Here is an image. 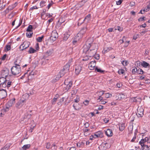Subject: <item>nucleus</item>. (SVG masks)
I'll return each instance as SVG.
<instances>
[{
    "label": "nucleus",
    "mask_w": 150,
    "mask_h": 150,
    "mask_svg": "<svg viewBox=\"0 0 150 150\" xmlns=\"http://www.w3.org/2000/svg\"><path fill=\"white\" fill-rule=\"evenodd\" d=\"M64 83L66 86L64 87V91L66 92L71 88L72 85V82L70 79H67L65 80Z\"/></svg>",
    "instance_id": "nucleus-1"
},
{
    "label": "nucleus",
    "mask_w": 150,
    "mask_h": 150,
    "mask_svg": "<svg viewBox=\"0 0 150 150\" xmlns=\"http://www.w3.org/2000/svg\"><path fill=\"white\" fill-rule=\"evenodd\" d=\"M12 74L14 75H16L19 74L21 71V68L20 65L13 66L11 68Z\"/></svg>",
    "instance_id": "nucleus-2"
},
{
    "label": "nucleus",
    "mask_w": 150,
    "mask_h": 150,
    "mask_svg": "<svg viewBox=\"0 0 150 150\" xmlns=\"http://www.w3.org/2000/svg\"><path fill=\"white\" fill-rule=\"evenodd\" d=\"M94 46V45L93 44L87 42L83 47V52L87 54L91 47H93Z\"/></svg>",
    "instance_id": "nucleus-3"
},
{
    "label": "nucleus",
    "mask_w": 150,
    "mask_h": 150,
    "mask_svg": "<svg viewBox=\"0 0 150 150\" xmlns=\"http://www.w3.org/2000/svg\"><path fill=\"white\" fill-rule=\"evenodd\" d=\"M144 109L142 106L139 107L137 110L136 115L138 117H142L144 115Z\"/></svg>",
    "instance_id": "nucleus-4"
},
{
    "label": "nucleus",
    "mask_w": 150,
    "mask_h": 150,
    "mask_svg": "<svg viewBox=\"0 0 150 150\" xmlns=\"http://www.w3.org/2000/svg\"><path fill=\"white\" fill-rule=\"evenodd\" d=\"M93 48H94L93 47H91L87 53V54H89L88 56L90 57H93L96 53V49Z\"/></svg>",
    "instance_id": "nucleus-5"
},
{
    "label": "nucleus",
    "mask_w": 150,
    "mask_h": 150,
    "mask_svg": "<svg viewBox=\"0 0 150 150\" xmlns=\"http://www.w3.org/2000/svg\"><path fill=\"white\" fill-rule=\"evenodd\" d=\"M81 64H79L76 65L75 67V73L76 74H79L81 71L83 67Z\"/></svg>",
    "instance_id": "nucleus-6"
},
{
    "label": "nucleus",
    "mask_w": 150,
    "mask_h": 150,
    "mask_svg": "<svg viewBox=\"0 0 150 150\" xmlns=\"http://www.w3.org/2000/svg\"><path fill=\"white\" fill-rule=\"evenodd\" d=\"M29 42L28 41H24L22 44L19 47V48L22 51L27 48L29 46Z\"/></svg>",
    "instance_id": "nucleus-7"
},
{
    "label": "nucleus",
    "mask_w": 150,
    "mask_h": 150,
    "mask_svg": "<svg viewBox=\"0 0 150 150\" xmlns=\"http://www.w3.org/2000/svg\"><path fill=\"white\" fill-rule=\"evenodd\" d=\"M66 72L64 70V69H62L57 75L55 79L57 81L59 80L60 78L62 77L65 74Z\"/></svg>",
    "instance_id": "nucleus-8"
},
{
    "label": "nucleus",
    "mask_w": 150,
    "mask_h": 150,
    "mask_svg": "<svg viewBox=\"0 0 150 150\" xmlns=\"http://www.w3.org/2000/svg\"><path fill=\"white\" fill-rule=\"evenodd\" d=\"M25 100H20L16 104V107L18 108H21L25 103Z\"/></svg>",
    "instance_id": "nucleus-9"
},
{
    "label": "nucleus",
    "mask_w": 150,
    "mask_h": 150,
    "mask_svg": "<svg viewBox=\"0 0 150 150\" xmlns=\"http://www.w3.org/2000/svg\"><path fill=\"white\" fill-rule=\"evenodd\" d=\"M6 96L7 93L6 90L0 88V98H3Z\"/></svg>",
    "instance_id": "nucleus-10"
},
{
    "label": "nucleus",
    "mask_w": 150,
    "mask_h": 150,
    "mask_svg": "<svg viewBox=\"0 0 150 150\" xmlns=\"http://www.w3.org/2000/svg\"><path fill=\"white\" fill-rule=\"evenodd\" d=\"M108 145V144L107 143H102L100 145L99 147L102 150H105L107 149Z\"/></svg>",
    "instance_id": "nucleus-11"
},
{
    "label": "nucleus",
    "mask_w": 150,
    "mask_h": 150,
    "mask_svg": "<svg viewBox=\"0 0 150 150\" xmlns=\"http://www.w3.org/2000/svg\"><path fill=\"white\" fill-rule=\"evenodd\" d=\"M51 38H54V39H52V40L53 41H54L58 37V34L55 31H53L51 34Z\"/></svg>",
    "instance_id": "nucleus-12"
},
{
    "label": "nucleus",
    "mask_w": 150,
    "mask_h": 150,
    "mask_svg": "<svg viewBox=\"0 0 150 150\" xmlns=\"http://www.w3.org/2000/svg\"><path fill=\"white\" fill-rule=\"evenodd\" d=\"M89 67L91 70H93L95 68L96 61H91L89 63Z\"/></svg>",
    "instance_id": "nucleus-13"
},
{
    "label": "nucleus",
    "mask_w": 150,
    "mask_h": 150,
    "mask_svg": "<svg viewBox=\"0 0 150 150\" xmlns=\"http://www.w3.org/2000/svg\"><path fill=\"white\" fill-rule=\"evenodd\" d=\"M94 136L96 137H94V138L99 137L101 138L103 136V134L101 131H98L95 133Z\"/></svg>",
    "instance_id": "nucleus-14"
},
{
    "label": "nucleus",
    "mask_w": 150,
    "mask_h": 150,
    "mask_svg": "<svg viewBox=\"0 0 150 150\" xmlns=\"http://www.w3.org/2000/svg\"><path fill=\"white\" fill-rule=\"evenodd\" d=\"M9 72V70L8 69H6L1 71V75L6 77L8 76Z\"/></svg>",
    "instance_id": "nucleus-15"
},
{
    "label": "nucleus",
    "mask_w": 150,
    "mask_h": 150,
    "mask_svg": "<svg viewBox=\"0 0 150 150\" xmlns=\"http://www.w3.org/2000/svg\"><path fill=\"white\" fill-rule=\"evenodd\" d=\"M148 137H146L144 139H142L139 142V143L141 145L144 146V145H146V142H147V143H149V142H148Z\"/></svg>",
    "instance_id": "nucleus-16"
},
{
    "label": "nucleus",
    "mask_w": 150,
    "mask_h": 150,
    "mask_svg": "<svg viewBox=\"0 0 150 150\" xmlns=\"http://www.w3.org/2000/svg\"><path fill=\"white\" fill-rule=\"evenodd\" d=\"M105 133L106 135L108 137H111L113 135V132L111 129H108L106 131H105Z\"/></svg>",
    "instance_id": "nucleus-17"
},
{
    "label": "nucleus",
    "mask_w": 150,
    "mask_h": 150,
    "mask_svg": "<svg viewBox=\"0 0 150 150\" xmlns=\"http://www.w3.org/2000/svg\"><path fill=\"white\" fill-rule=\"evenodd\" d=\"M13 105L9 102L8 101L6 105L5 109H6V111H8L9 110L10 108Z\"/></svg>",
    "instance_id": "nucleus-18"
},
{
    "label": "nucleus",
    "mask_w": 150,
    "mask_h": 150,
    "mask_svg": "<svg viewBox=\"0 0 150 150\" xmlns=\"http://www.w3.org/2000/svg\"><path fill=\"white\" fill-rule=\"evenodd\" d=\"M141 65L143 67L145 68H149L150 67V64L148 63L145 61H143V62L141 63Z\"/></svg>",
    "instance_id": "nucleus-19"
},
{
    "label": "nucleus",
    "mask_w": 150,
    "mask_h": 150,
    "mask_svg": "<svg viewBox=\"0 0 150 150\" xmlns=\"http://www.w3.org/2000/svg\"><path fill=\"white\" fill-rule=\"evenodd\" d=\"M119 130L121 131H123L125 129V123H120L119 125Z\"/></svg>",
    "instance_id": "nucleus-20"
},
{
    "label": "nucleus",
    "mask_w": 150,
    "mask_h": 150,
    "mask_svg": "<svg viewBox=\"0 0 150 150\" xmlns=\"http://www.w3.org/2000/svg\"><path fill=\"white\" fill-rule=\"evenodd\" d=\"M30 147V144H28L24 145L21 149L20 150H26L27 149H29Z\"/></svg>",
    "instance_id": "nucleus-21"
},
{
    "label": "nucleus",
    "mask_w": 150,
    "mask_h": 150,
    "mask_svg": "<svg viewBox=\"0 0 150 150\" xmlns=\"http://www.w3.org/2000/svg\"><path fill=\"white\" fill-rule=\"evenodd\" d=\"M86 30V27H84L81 28L79 33L83 36V35L85 33Z\"/></svg>",
    "instance_id": "nucleus-22"
},
{
    "label": "nucleus",
    "mask_w": 150,
    "mask_h": 150,
    "mask_svg": "<svg viewBox=\"0 0 150 150\" xmlns=\"http://www.w3.org/2000/svg\"><path fill=\"white\" fill-rule=\"evenodd\" d=\"M83 36L79 33H78L75 36V38L78 40H79L82 38Z\"/></svg>",
    "instance_id": "nucleus-23"
},
{
    "label": "nucleus",
    "mask_w": 150,
    "mask_h": 150,
    "mask_svg": "<svg viewBox=\"0 0 150 150\" xmlns=\"http://www.w3.org/2000/svg\"><path fill=\"white\" fill-rule=\"evenodd\" d=\"M91 15L90 14L88 15L85 18L83 21V22L86 21L87 23L91 19Z\"/></svg>",
    "instance_id": "nucleus-24"
},
{
    "label": "nucleus",
    "mask_w": 150,
    "mask_h": 150,
    "mask_svg": "<svg viewBox=\"0 0 150 150\" xmlns=\"http://www.w3.org/2000/svg\"><path fill=\"white\" fill-rule=\"evenodd\" d=\"M33 28L34 27L32 25H30L27 29L26 31L32 33V29H33Z\"/></svg>",
    "instance_id": "nucleus-25"
},
{
    "label": "nucleus",
    "mask_w": 150,
    "mask_h": 150,
    "mask_svg": "<svg viewBox=\"0 0 150 150\" xmlns=\"http://www.w3.org/2000/svg\"><path fill=\"white\" fill-rule=\"evenodd\" d=\"M95 70L98 72H99L102 74L104 73V72L105 71H104L102 70L101 69L98 68L97 67H95Z\"/></svg>",
    "instance_id": "nucleus-26"
},
{
    "label": "nucleus",
    "mask_w": 150,
    "mask_h": 150,
    "mask_svg": "<svg viewBox=\"0 0 150 150\" xmlns=\"http://www.w3.org/2000/svg\"><path fill=\"white\" fill-rule=\"evenodd\" d=\"M85 143L81 142L77 143V146L79 147H83L84 146Z\"/></svg>",
    "instance_id": "nucleus-27"
},
{
    "label": "nucleus",
    "mask_w": 150,
    "mask_h": 150,
    "mask_svg": "<svg viewBox=\"0 0 150 150\" xmlns=\"http://www.w3.org/2000/svg\"><path fill=\"white\" fill-rule=\"evenodd\" d=\"M7 88L8 89L11 87V86L13 85V82L9 80L8 81L7 80Z\"/></svg>",
    "instance_id": "nucleus-28"
},
{
    "label": "nucleus",
    "mask_w": 150,
    "mask_h": 150,
    "mask_svg": "<svg viewBox=\"0 0 150 150\" xmlns=\"http://www.w3.org/2000/svg\"><path fill=\"white\" fill-rule=\"evenodd\" d=\"M141 150H149V146L147 145H144V146L141 145Z\"/></svg>",
    "instance_id": "nucleus-29"
},
{
    "label": "nucleus",
    "mask_w": 150,
    "mask_h": 150,
    "mask_svg": "<svg viewBox=\"0 0 150 150\" xmlns=\"http://www.w3.org/2000/svg\"><path fill=\"white\" fill-rule=\"evenodd\" d=\"M36 52V50L31 47L30 48L29 50L28 51V52L29 54H32L35 52Z\"/></svg>",
    "instance_id": "nucleus-30"
},
{
    "label": "nucleus",
    "mask_w": 150,
    "mask_h": 150,
    "mask_svg": "<svg viewBox=\"0 0 150 150\" xmlns=\"http://www.w3.org/2000/svg\"><path fill=\"white\" fill-rule=\"evenodd\" d=\"M11 145V144L10 143L7 144H6L3 148H2V149L3 150H7L10 146Z\"/></svg>",
    "instance_id": "nucleus-31"
},
{
    "label": "nucleus",
    "mask_w": 150,
    "mask_h": 150,
    "mask_svg": "<svg viewBox=\"0 0 150 150\" xmlns=\"http://www.w3.org/2000/svg\"><path fill=\"white\" fill-rule=\"evenodd\" d=\"M70 66L69 64H66L64 67L63 69L66 71H68L69 69Z\"/></svg>",
    "instance_id": "nucleus-32"
},
{
    "label": "nucleus",
    "mask_w": 150,
    "mask_h": 150,
    "mask_svg": "<svg viewBox=\"0 0 150 150\" xmlns=\"http://www.w3.org/2000/svg\"><path fill=\"white\" fill-rule=\"evenodd\" d=\"M137 69L135 67H132V73L133 74H135L137 72Z\"/></svg>",
    "instance_id": "nucleus-33"
},
{
    "label": "nucleus",
    "mask_w": 150,
    "mask_h": 150,
    "mask_svg": "<svg viewBox=\"0 0 150 150\" xmlns=\"http://www.w3.org/2000/svg\"><path fill=\"white\" fill-rule=\"evenodd\" d=\"M6 109L5 108H4L3 109H2L1 110V112L0 113V116L2 117L4 115L5 113L6 112H7L8 111H6Z\"/></svg>",
    "instance_id": "nucleus-34"
},
{
    "label": "nucleus",
    "mask_w": 150,
    "mask_h": 150,
    "mask_svg": "<svg viewBox=\"0 0 150 150\" xmlns=\"http://www.w3.org/2000/svg\"><path fill=\"white\" fill-rule=\"evenodd\" d=\"M6 81H7V80L5 77H1L0 78V83H2Z\"/></svg>",
    "instance_id": "nucleus-35"
},
{
    "label": "nucleus",
    "mask_w": 150,
    "mask_h": 150,
    "mask_svg": "<svg viewBox=\"0 0 150 150\" xmlns=\"http://www.w3.org/2000/svg\"><path fill=\"white\" fill-rule=\"evenodd\" d=\"M20 60L18 59H16L14 61V64L15 65V66H18V65H20L19 64L20 63Z\"/></svg>",
    "instance_id": "nucleus-36"
},
{
    "label": "nucleus",
    "mask_w": 150,
    "mask_h": 150,
    "mask_svg": "<svg viewBox=\"0 0 150 150\" xmlns=\"http://www.w3.org/2000/svg\"><path fill=\"white\" fill-rule=\"evenodd\" d=\"M44 36H42L41 37H38L36 39L37 41L38 42H41L42 41V39H43Z\"/></svg>",
    "instance_id": "nucleus-37"
},
{
    "label": "nucleus",
    "mask_w": 150,
    "mask_h": 150,
    "mask_svg": "<svg viewBox=\"0 0 150 150\" xmlns=\"http://www.w3.org/2000/svg\"><path fill=\"white\" fill-rule=\"evenodd\" d=\"M7 81L5 82L4 83H2L0 84V87H3V88H6V87L7 88Z\"/></svg>",
    "instance_id": "nucleus-38"
},
{
    "label": "nucleus",
    "mask_w": 150,
    "mask_h": 150,
    "mask_svg": "<svg viewBox=\"0 0 150 150\" xmlns=\"http://www.w3.org/2000/svg\"><path fill=\"white\" fill-rule=\"evenodd\" d=\"M11 49V45H6L5 47V51H8L10 50Z\"/></svg>",
    "instance_id": "nucleus-39"
},
{
    "label": "nucleus",
    "mask_w": 150,
    "mask_h": 150,
    "mask_svg": "<svg viewBox=\"0 0 150 150\" xmlns=\"http://www.w3.org/2000/svg\"><path fill=\"white\" fill-rule=\"evenodd\" d=\"M133 129V126L130 125L129 126L128 128V129L129 133H132V130Z\"/></svg>",
    "instance_id": "nucleus-40"
},
{
    "label": "nucleus",
    "mask_w": 150,
    "mask_h": 150,
    "mask_svg": "<svg viewBox=\"0 0 150 150\" xmlns=\"http://www.w3.org/2000/svg\"><path fill=\"white\" fill-rule=\"evenodd\" d=\"M144 73V72L143 71V70L140 68H139L137 69V73L139 74H142Z\"/></svg>",
    "instance_id": "nucleus-41"
},
{
    "label": "nucleus",
    "mask_w": 150,
    "mask_h": 150,
    "mask_svg": "<svg viewBox=\"0 0 150 150\" xmlns=\"http://www.w3.org/2000/svg\"><path fill=\"white\" fill-rule=\"evenodd\" d=\"M51 150H56L57 149V146L54 144H53L50 148Z\"/></svg>",
    "instance_id": "nucleus-42"
},
{
    "label": "nucleus",
    "mask_w": 150,
    "mask_h": 150,
    "mask_svg": "<svg viewBox=\"0 0 150 150\" xmlns=\"http://www.w3.org/2000/svg\"><path fill=\"white\" fill-rule=\"evenodd\" d=\"M118 72L119 74H123L125 72V71L123 69H120L118 71Z\"/></svg>",
    "instance_id": "nucleus-43"
},
{
    "label": "nucleus",
    "mask_w": 150,
    "mask_h": 150,
    "mask_svg": "<svg viewBox=\"0 0 150 150\" xmlns=\"http://www.w3.org/2000/svg\"><path fill=\"white\" fill-rule=\"evenodd\" d=\"M150 9V5H148L147 7H146L143 10L144 11L147 12Z\"/></svg>",
    "instance_id": "nucleus-44"
},
{
    "label": "nucleus",
    "mask_w": 150,
    "mask_h": 150,
    "mask_svg": "<svg viewBox=\"0 0 150 150\" xmlns=\"http://www.w3.org/2000/svg\"><path fill=\"white\" fill-rule=\"evenodd\" d=\"M69 35L67 34H64V36L63 38V40L66 41L68 38Z\"/></svg>",
    "instance_id": "nucleus-45"
},
{
    "label": "nucleus",
    "mask_w": 150,
    "mask_h": 150,
    "mask_svg": "<svg viewBox=\"0 0 150 150\" xmlns=\"http://www.w3.org/2000/svg\"><path fill=\"white\" fill-rule=\"evenodd\" d=\"M9 101L13 105L15 103V98H13L10 100Z\"/></svg>",
    "instance_id": "nucleus-46"
},
{
    "label": "nucleus",
    "mask_w": 150,
    "mask_h": 150,
    "mask_svg": "<svg viewBox=\"0 0 150 150\" xmlns=\"http://www.w3.org/2000/svg\"><path fill=\"white\" fill-rule=\"evenodd\" d=\"M45 3L46 1H41L40 3V5L41 7H43L44 6H45Z\"/></svg>",
    "instance_id": "nucleus-47"
},
{
    "label": "nucleus",
    "mask_w": 150,
    "mask_h": 150,
    "mask_svg": "<svg viewBox=\"0 0 150 150\" xmlns=\"http://www.w3.org/2000/svg\"><path fill=\"white\" fill-rule=\"evenodd\" d=\"M33 34V32L30 33H26V35L28 38H30L32 37Z\"/></svg>",
    "instance_id": "nucleus-48"
},
{
    "label": "nucleus",
    "mask_w": 150,
    "mask_h": 150,
    "mask_svg": "<svg viewBox=\"0 0 150 150\" xmlns=\"http://www.w3.org/2000/svg\"><path fill=\"white\" fill-rule=\"evenodd\" d=\"M15 6L14 5L11 6H9L7 8L6 10H7L8 11H11L14 8Z\"/></svg>",
    "instance_id": "nucleus-49"
},
{
    "label": "nucleus",
    "mask_w": 150,
    "mask_h": 150,
    "mask_svg": "<svg viewBox=\"0 0 150 150\" xmlns=\"http://www.w3.org/2000/svg\"><path fill=\"white\" fill-rule=\"evenodd\" d=\"M93 57H94L97 60L99 59L100 58V55L98 54H96V53Z\"/></svg>",
    "instance_id": "nucleus-50"
},
{
    "label": "nucleus",
    "mask_w": 150,
    "mask_h": 150,
    "mask_svg": "<svg viewBox=\"0 0 150 150\" xmlns=\"http://www.w3.org/2000/svg\"><path fill=\"white\" fill-rule=\"evenodd\" d=\"M136 133H135L134 137H133L132 139L131 140V142H134L136 138Z\"/></svg>",
    "instance_id": "nucleus-51"
},
{
    "label": "nucleus",
    "mask_w": 150,
    "mask_h": 150,
    "mask_svg": "<svg viewBox=\"0 0 150 150\" xmlns=\"http://www.w3.org/2000/svg\"><path fill=\"white\" fill-rule=\"evenodd\" d=\"M51 144L49 142H47L46 143V148L47 149H49L50 148Z\"/></svg>",
    "instance_id": "nucleus-52"
},
{
    "label": "nucleus",
    "mask_w": 150,
    "mask_h": 150,
    "mask_svg": "<svg viewBox=\"0 0 150 150\" xmlns=\"http://www.w3.org/2000/svg\"><path fill=\"white\" fill-rule=\"evenodd\" d=\"M89 101L88 100H85L83 102V104L85 105L86 106L88 105Z\"/></svg>",
    "instance_id": "nucleus-53"
},
{
    "label": "nucleus",
    "mask_w": 150,
    "mask_h": 150,
    "mask_svg": "<svg viewBox=\"0 0 150 150\" xmlns=\"http://www.w3.org/2000/svg\"><path fill=\"white\" fill-rule=\"evenodd\" d=\"M57 98H54L53 99L52 103V105H54L55 104V102L57 101Z\"/></svg>",
    "instance_id": "nucleus-54"
},
{
    "label": "nucleus",
    "mask_w": 150,
    "mask_h": 150,
    "mask_svg": "<svg viewBox=\"0 0 150 150\" xmlns=\"http://www.w3.org/2000/svg\"><path fill=\"white\" fill-rule=\"evenodd\" d=\"M88 56L86 55L83 57V59H82L83 61H86L89 59Z\"/></svg>",
    "instance_id": "nucleus-55"
},
{
    "label": "nucleus",
    "mask_w": 150,
    "mask_h": 150,
    "mask_svg": "<svg viewBox=\"0 0 150 150\" xmlns=\"http://www.w3.org/2000/svg\"><path fill=\"white\" fill-rule=\"evenodd\" d=\"M112 96V94H110L109 93H107L105 94V97L107 98L111 97Z\"/></svg>",
    "instance_id": "nucleus-56"
},
{
    "label": "nucleus",
    "mask_w": 150,
    "mask_h": 150,
    "mask_svg": "<svg viewBox=\"0 0 150 150\" xmlns=\"http://www.w3.org/2000/svg\"><path fill=\"white\" fill-rule=\"evenodd\" d=\"M127 61H126L124 60L122 62V63L124 66H126L127 65Z\"/></svg>",
    "instance_id": "nucleus-57"
},
{
    "label": "nucleus",
    "mask_w": 150,
    "mask_h": 150,
    "mask_svg": "<svg viewBox=\"0 0 150 150\" xmlns=\"http://www.w3.org/2000/svg\"><path fill=\"white\" fill-rule=\"evenodd\" d=\"M129 41H126L125 42L124 47H127L129 45Z\"/></svg>",
    "instance_id": "nucleus-58"
},
{
    "label": "nucleus",
    "mask_w": 150,
    "mask_h": 150,
    "mask_svg": "<svg viewBox=\"0 0 150 150\" xmlns=\"http://www.w3.org/2000/svg\"><path fill=\"white\" fill-rule=\"evenodd\" d=\"M38 8L36 6H33L30 8L29 11H30L33 9H38Z\"/></svg>",
    "instance_id": "nucleus-59"
},
{
    "label": "nucleus",
    "mask_w": 150,
    "mask_h": 150,
    "mask_svg": "<svg viewBox=\"0 0 150 150\" xmlns=\"http://www.w3.org/2000/svg\"><path fill=\"white\" fill-rule=\"evenodd\" d=\"M72 59H70L69 60L68 62L67 63V64H69V66H70L71 65V62H72Z\"/></svg>",
    "instance_id": "nucleus-60"
},
{
    "label": "nucleus",
    "mask_w": 150,
    "mask_h": 150,
    "mask_svg": "<svg viewBox=\"0 0 150 150\" xmlns=\"http://www.w3.org/2000/svg\"><path fill=\"white\" fill-rule=\"evenodd\" d=\"M131 100L132 102H137V101L136 97H134L132 98Z\"/></svg>",
    "instance_id": "nucleus-61"
},
{
    "label": "nucleus",
    "mask_w": 150,
    "mask_h": 150,
    "mask_svg": "<svg viewBox=\"0 0 150 150\" xmlns=\"http://www.w3.org/2000/svg\"><path fill=\"white\" fill-rule=\"evenodd\" d=\"M145 18V17L144 16L142 17H141L138 19V20L139 21H145V20L144 19Z\"/></svg>",
    "instance_id": "nucleus-62"
},
{
    "label": "nucleus",
    "mask_w": 150,
    "mask_h": 150,
    "mask_svg": "<svg viewBox=\"0 0 150 150\" xmlns=\"http://www.w3.org/2000/svg\"><path fill=\"white\" fill-rule=\"evenodd\" d=\"M135 65L138 67H139L140 65V62L138 61L136 62Z\"/></svg>",
    "instance_id": "nucleus-63"
},
{
    "label": "nucleus",
    "mask_w": 150,
    "mask_h": 150,
    "mask_svg": "<svg viewBox=\"0 0 150 150\" xmlns=\"http://www.w3.org/2000/svg\"><path fill=\"white\" fill-rule=\"evenodd\" d=\"M46 55L48 56L50 55L51 54V52L50 50L47 51L46 53Z\"/></svg>",
    "instance_id": "nucleus-64"
}]
</instances>
